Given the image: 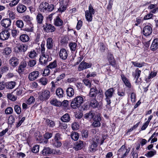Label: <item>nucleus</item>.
<instances>
[{
    "label": "nucleus",
    "instance_id": "nucleus-1",
    "mask_svg": "<svg viewBox=\"0 0 158 158\" xmlns=\"http://www.w3.org/2000/svg\"><path fill=\"white\" fill-rule=\"evenodd\" d=\"M83 102L84 98L82 96H77L72 100L71 106L73 109H77L80 107Z\"/></svg>",
    "mask_w": 158,
    "mask_h": 158
},
{
    "label": "nucleus",
    "instance_id": "nucleus-2",
    "mask_svg": "<svg viewBox=\"0 0 158 158\" xmlns=\"http://www.w3.org/2000/svg\"><path fill=\"white\" fill-rule=\"evenodd\" d=\"M54 8L53 4L49 5L46 2H43L40 5V9L42 12H47L48 11H51L53 10Z\"/></svg>",
    "mask_w": 158,
    "mask_h": 158
},
{
    "label": "nucleus",
    "instance_id": "nucleus-3",
    "mask_svg": "<svg viewBox=\"0 0 158 158\" xmlns=\"http://www.w3.org/2000/svg\"><path fill=\"white\" fill-rule=\"evenodd\" d=\"M115 90L113 88L107 89L105 93V100L107 102V105H110L111 103V98L113 96Z\"/></svg>",
    "mask_w": 158,
    "mask_h": 158
},
{
    "label": "nucleus",
    "instance_id": "nucleus-4",
    "mask_svg": "<svg viewBox=\"0 0 158 158\" xmlns=\"http://www.w3.org/2000/svg\"><path fill=\"white\" fill-rule=\"evenodd\" d=\"M51 96L50 92L48 90H43L40 92L38 97V101L40 102L46 101Z\"/></svg>",
    "mask_w": 158,
    "mask_h": 158
},
{
    "label": "nucleus",
    "instance_id": "nucleus-5",
    "mask_svg": "<svg viewBox=\"0 0 158 158\" xmlns=\"http://www.w3.org/2000/svg\"><path fill=\"white\" fill-rule=\"evenodd\" d=\"M52 60V57L48 54L42 55L39 59L40 64L41 65L45 66L47 64L48 62Z\"/></svg>",
    "mask_w": 158,
    "mask_h": 158
},
{
    "label": "nucleus",
    "instance_id": "nucleus-6",
    "mask_svg": "<svg viewBox=\"0 0 158 158\" xmlns=\"http://www.w3.org/2000/svg\"><path fill=\"white\" fill-rule=\"evenodd\" d=\"M94 122L92 124V126L94 127H98L101 126L100 122L102 120V118L99 114L95 116L94 119Z\"/></svg>",
    "mask_w": 158,
    "mask_h": 158
},
{
    "label": "nucleus",
    "instance_id": "nucleus-7",
    "mask_svg": "<svg viewBox=\"0 0 158 158\" xmlns=\"http://www.w3.org/2000/svg\"><path fill=\"white\" fill-rule=\"evenodd\" d=\"M44 31L48 32H53L56 30L55 27L52 25L46 23L43 26Z\"/></svg>",
    "mask_w": 158,
    "mask_h": 158
},
{
    "label": "nucleus",
    "instance_id": "nucleus-8",
    "mask_svg": "<svg viewBox=\"0 0 158 158\" xmlns=\"http://www.w3.org/2000/svg\"><path fill=\"white\" fill-rule=\"evenodd\" d=\"M92 64L91 63H88L83 61L79 65L78 69L79 71H81L84 69L91 67Z\"/></svg>",
    "mask_w": 158,
    "mask_h": 158
},
{
    "label": "nucleus",
    "instance_id": "nucleus-9",
    "mask_svg": "<svg viewBox=\"0 0 158 158\" xmlns=\"http://www.w3.org/2000/svg\"><path fill=\"white\" fill-rule=\"evenodd\" d=\"M10 35V33L7 30L2 31L0 33V39L3 40H7Z\"/></svg>",
    "mask_w": 158,
    "mask_h": 158
},
{
    "label": "nucleus",
    "instance_id": "nucleus-10",
    "mask_svg": "<svg viewBox=\"0 0 158 158\" xmlns=\"http://www.w3.org/2000/svg\"><path fill=\"white\" fill-rule=\"evenodd\" d=\"M40 74L38 71H34L29 73L28 76L29 80L30 81H32L36 79Z\"/></svg>",
    "mask_w": 158,
    "mask_h": 158
},
{
    "label": "nucleus",
    "instance_id": "nucleus-11",
    "mask_svg": "<svg viewBox=\"0 0 158 158\" xmlns=\"http://www.w3.org/2000/svg\"><path fill=\"white\" fill-rule=\"evenodd\" d=\"M59 56L61 59L66 60L68 56V51L64 48L61 49L59 52Z\"/></svg>",
    "mask_w": 158,
    "mask_h": 158
},
{
    "label": "nucleus",
    "instance_id": "nucleus-12",
    "mask_svg": "<svg viewBox=\"0 0 158 158\" xmlns=\"http://www.w3.org/2000/svg\"><path fill=\"white\" fill-rule=\"evenodd\" d=\"M152 28L150 26L147 25L143 28V33L144 35L147 36L150 35L152 32Z\"/></svg>",
    "mask_w": 158,
    "mask_h": 158
},
{
    "label": "nucleus",
    "instance_id": "nucleus-13",
    "mask_svg": "<svg viewBox=\"0 0 158 158\" xmlns=\"http://www.w3.org/2000/svg\"><path fill=\"white\" fill-rule=\"evenodd\" d=\"M98 93V90L96 87H93L90 89L89 93V96L90 97L95 98Z\"/></svg>",
    "mask_w": 158,
    "mask_h": 158
},
{
    "label": "nucleus",
    "instance_id": "nucleus-14",
    "mask_svg": "<svg viewBox=\"0 0 158 158\" xmlns=\"http://www.w3.org/2000/svg\"><path fill=\"white\" fill-rule=\"evenodd\" d=\"M0 22L2 26L4 27H8L11 24V21L8 18L2 19Z\"/></svg>",
    "mask_w": 158,
    "mask_h": 158
},
{
    "label": "nucleus",
    "instance_id": "nucleus-15",
    "mask_svg": "<svg viewBox=\"0 0 158 158\" xmlns=\"http://www.w3.org/2000/svg\"><path fill=\"white\" fill-rule=\"evenodd\" d=\"M99 105L98 101L95 98H92L90 100L89 106L93 108H96L98 107Z\"/></svg>",
    "mask_w": 158,
    "mask_h": 158
},
{
    "label": "nucleus",
    "instance_id": "nucleus-16",
    "mask_svg": "<svg viewBox=\"0 0 158 158\" xmlns=\"http://www.w3.org/2000/svg\"><path fill=\"white\" fill-rule=\"evenodd\" d=\"M95 114L92 111H91L88 113L85 114L84 118H85L89 120H91L92 119H94V118L95 116Z\"/></svg>",
    "mask_w": 158,
    "mask_h": 158
},
{
    "label": "nucleus",
    "instance_id": "nucleus-17",
    "mask_svg": "<svg viewBox=\"0 0 158 158\" xmlns=\"http://www.w3.org/2000/svg\"><path fill=\"white\" fill-rule=\"evenodd\" d=\"M27 10L26 6L21 4H19L16 7L17 11L20 13L24 12Z\"/></svg>",
    "mask_w": 158,
    "mask_h": 158
},
{
    "label": "nucleus",
    "instance_id": "nucleus-18",
    "mask_svg": "<svg viewBox=\"0 0 158 158\" xmlns=\"http://www.w3.org/2000/svg\"><path fill=\"white\" fill-rule=\"evenodd\" d=\"M46 42L47 48L48 49H52L54 45V41L53 39L51 38H48L47 39Z\"/></svg>",
    "mask_w": 158,
    "mask_h": 158
},
{
    "label": "nucleus",
    "instance_id": "nucleus-19",
    "mask_svg": "<svg viewBox=\"0 0 158 158\" xmlns=\"http://www.w3.org/2000/svg\"><path fill=\"white\" fill-rule=\"evenodd\" d=\"M64 22L63 21L59 16H57L56 18L54 19V24L55 26L57 27H60L62 26Z\"/></svg>",
    "mask_w": 158,
    "mask_h": 158
},
{
    "label": "nucleus",
    "instance_id": "nucleus-20",
    "mask_svg": "<svg viewBox=\"0 0 158 158\" xmlns=\"http://www.w3.org/2000/svg\"><path fill=\"white\" fill-rule=\"evenodd\" d=\"M27 63L25 61H23L20 64L18 69V71L19 73H21L24 71V68L27 66Z\"/></svg>",
    "mask_w": 158,
    "mask_h": 158
},
{
    "label": "nucleus",
    "instance_id": "nucleus-21",
    "mask_svg": "<svg viewBox=\"0 0 158 158\" xmlns=\"http://www.w3.org/2000/svg\"><path fill=\"white\" fill-rule=\"evenodd\" d=\"M53 153V150L49 147L44 148L42 151V154L44 156H46L47 154H51Z\"/></svg>",
    "mask_w": 158,
    "mask_h": 158
},
{
    "label": "nucleus",
    "instance_id": "nucleus-22",
    "mask_svg": "<svg viewBox=\"0 0 158 158\" xmlns=\"http://www.w3.org/2000/svg\"><path fill=\"white\" fill-rule=\"evenodd\" d=\"M98 144L96 141H93L89 147V151L91 152H94L97 150Z\"/></svg>",
    "mask_w": 158,
    "mask_h": 158
},
{
    "label": "nucleus",
    "instance_id": "nucleus-23",
    "mask_svg": "<svg viewBox=\"0 0 158 158\" xmlns=\"http://www.w3.org/2000/svg\"><path fill=\"white\" fill-rule=\"evenodd\" d=\"M66 92L67 95L69 97H72L74 94V89L71 87L67 88L66 89Z\"/></svg>",
    "mask_w": 158,
    "mask_h": 158
},
{
    "label": "nucleus",
    "instance_id": "nucleus-24",
    "mask_svg": "<svg viewBox=\"0 0 158 158\" xmlns=\"http://www.w3.org/2000/svg\"><path fill=\"white\" fill-rule=\"evenodd\" d=\"M158 48V39H155L152 42L151 46V50L154 51L156 50Z\"/></svg>",
    "mask_w": 158,
    "mask_h": 158
},
{
    "label": "nucleus",
    "instance_id": "nucleus-25",
    "mask_svg": "<svg viewBox=\"0 0 158 158\" xmlns=\"http://www.w3.org/2000/svg\"><path fill=\"white\" fill-rule=\"evenodd\" d=\"M83 146V143L82 141H80L76 142L73 147L76 150H78L81 149Z\"/></svg>",
    "mask_w": 158,
    "mask_h": 158
},
{
    "label": "nucleus",
    "instance_id": "nucleus-26",
    "mask_svg": "<svg viewBox=\"0 0 158 158\" xmlns=\"http://www.w3.org/2000/svg\"><path fill=\"white\" fill-rule=\"evenodd\" d=\"M9 62L11 65L13 67L17 66L19 64L18 60L15 57H12L10 60Z\"/></svg>",
    "mask_w": 158,
    "mask_h": 158
},
{
    "label": "nucleus",
    "instance_id": "nucleus-27",
    "mask_svg": "<svg viewBox=\"0 0 158 158\" xmlns=\"http://www.w3.org/2000/svg\"><path fill=\"white\" fill-rule=\"evenodd\" d=\"M121 78L125 85L129 88H131V85L128 80L123 75H121Z\"/></svg>",
    "mask_w": 158,
    "mask_h": 158
},
{
    "label": "nucleus",
    "instance_id": "nucleus-28",
    "mask_svg": "<svg viewBox=\"0 0 158 158\" xmlns=\"http://www.w3.org/2000/svg\"><path fill=\"white\" fill-rule=\"evenodd\" d=\"M141 73V71L139 70L138 68H137L136 69L135 74H133V73L132 75L136 79L135 82H137V81L140 76Z\"/></svg>",
    "mask_w": 158,
    "mask_h": 158
},
{
    "label": "nucleus",
    "instance_id": "nucleus-29",
    "mask_svg": "<svg viewBox=\"0 0 158 158\" xmlns=\"http://www.w3.org/2000/svg\"><path fill=\"white\" fill-rule=\"evenodd\" d=\"M64 91L63 89L60 88H58L56 90V94L59 98L63 97Z\"/></svg>",
    "mask_w": 158,
    "mask_h": 158
},
{
    "label": "nucleus",
    "instance_id": "nucleus-30",
    "mask_svg": "<svg viewBox=\"0 0 158 158\" xmlns=\"http://www.w3.org/2000/svg\"><path fill=\"white\" fill-rule=\"evenodd\" d=\"M44 16L42 14L39 13L36 17V20L38 23L41 24L42 23L44 19Z\"/></svg>",
    "mask_w": 158,
    "mask_h": 158
},
{
    "label": "nucleus",
    "instance_id": "nucleus-31",
    "mask_svg": "<svg viewBox=\"0 0 158 158\" xmlns=\"http://www.w3.org/2000/svg\"><path fill=\"white\" fill-rule=\"evenodd\" d=\"M19 52H25L28 48V46L25 44H19L17 46Z\"/></svg>",
    "mask_w": 158,
    "mask_h": 158
},
{
    "label": "nucleus",
    "instance_id": "nucleus-32",
    "mask_svg": "<svg viewBox=\"0 0 158 158\" xmlns=\"http://www.w3.org/2000/svg\"><path fill=\"white\" fill-rule=\"evenodd\" d=\"M127 149L125 148V146L124 145H122L117 151V155L118 157H119L120 155L123 154Z\"/></svg>",
    "mask_w": 158,
    "mask_h": 158
},
{
    "label": "nucleus",
    "instance_id": "nucleus-33",
    "mask_svg": "<svg viewBox=\"0 0 158 158\" xmlns=\"http://www.w3.org/2000/svg\"><path fill=\"white\" fill-rule=\"evenodd\" d=\"M70 119V117L69 114L66 113L62 116L61 119V121L64 122H69Z\"/></svg>",
    "mask_w": 158,
    "mask_h": 158
},
{
    "label": "nucleus",
    "instance_id": "nucleus-34",
    "mask_svg": "<svg viewBox=\"0 0 158 158\" xmlns=\"http://www.w3.org/2000/svg\"><path fill=\"white\" fill-rule=\"evenodd\" d=\"M20 40L23 42H27L29 40V36L26 34H22L20 36Z\"/></svg>",
    "mask_w": 158,
    "mask_h": 158
},
{
    "label": "nucleus",
    "instance_id": "nucleus-35",
    "mask_svg": "<svg viewBox=\"0 0 158 158\" xmlns=\"http://www.w3.org/2000/svg\"><path fill=\"white\" fill-rule=\"evenodd\" d=\"M46 125L50 127H53L55 125V123L54 121L48 119H46Z\"/></svg>",
    "mask_w": 158,
    "mask_h": 158
},
{
    "label": "nucleus",
    "instance_id": "nucleus-36",
    "mask_svg": "<svg viewBox=\"0 0 158 158\" xmlns=\"http://www.w3.org/2000/svg\"><path fill=\"white\" fill-rule=\"evenodd\" d=\"M16 83L15 81H11L6 83V88L8 89H12L15 86Z\"/></svg>",
    "mask_w": 158,
    "mask_h": 158
},
{
    "label": "nucleus",
    "instance_id": "nucleus-37",
    "mask_svg": "<svg viewBox=\"0 0 158 158\" xmlns=\"http://www.w3.org/2000/svg\"><path fill=\"white\" fill-rule=\"evenodd\" d=\"M51 104L53 105L60 106L62 105L61 102L58 101L56 99H53L50 101Z\"/></svg>",
    "mask_w": 158,
    "mask_h": 158
},
{
    "label": "nucleus",
    "instance_id": "nucleus-38",
    "mask_svg": "<svg viewBox=\"0 0 158 158\" xmlns=\"http://www.w3.org/2000/svg\"><path fill=\"white\" fill-rule=\"evenodd\" d=\"M69 46L72 52H74L76 49L77 44L75 42H71L69 44Z\"/></svg>",
    "mask_w": 158,
    "mask_h": 158
},
{
    "label": "nucleus",
    "instance_id": "nucleus-39",
    "mask_svg": "<svg viewBox=\"0 0 158 158\" xmlns=\"http://www.w3.org/2000/svg\"><path fill=\"white\" fill-rule=\"evenodd\" d=\"M57 66V61L56 60H54L53 62L50 63L47 66V68L52 69L55 68Z\"/></svg>",
    "mask_w": 158,
    "mask_h": 158
},
{
    "label": "nucleus",
    "instance_id": "nucleus-40",
    "mask_svg": "<svg viewBox=\"0 0 158 158\" xmlns=\"http://www.w3.org/2000/svg\"><path fill=\"white\" fill-rule=\"evenodd\" d=\"M6 97L8 99L12 101H15L17 98V97L13 95L12 93L7 94Z\"/></svg>",
    "mask_w": 158,
    "mask_h": 158
},
{
    "label": "nucleus",
    "instance_id": "nucleus-41",
    "mask_svg": "<svg viewBox=\"0 0 158 158\" xmlns=\"http://www.w3.org/2000/svg\"><path fill=\"white\" fill-rule=\"evenodd\" d=\"M92 14L88 13L87 11H86L85 12V18L87 20L88 22H91L92 20Z\"/></svg>",
    "mask_w": 158,
    "mask_h": 158
},
{
    "label": "nucleus",
    "instance_id": "nucleus-42",
    "mask_svg": "<svg viewBox=\"0 0 158 158\" xmlns=\"http://www.w3.org/2000/svg\"><path fill=\"white\" fill-rule=\"evenodd\" d=\"M71 137L73 140L75 141L79 139V135L76 132H73L71 134Z\"/></svg>",
    "mask_w": 158,
    "mask_h": 158
},
{
    "label": "nucleus",
    "instance_id": "nucleus-43",
    "mask_svg": "<svg viewBox=\"0 0 158 158\" xmlns=\"http://www.w3.org/2000/svg\"><path fill=\"white\" fill-rule=\"evenodd\" d=\"M156 152L155 150H153V151H150L148 152L145 155L148 157H151L156 154Z\"/></svg>",
    "mask_w": 158,
    "mask_h": 158
},
{
    "label": "nucleus",
    "instance_id": "nucleus-44",
    "mask_svg": "<svg viewBox=\"0 0 158 158\" xmlns=\"http://www.w3.org/2000/svg\"><path fill=\"white\" fill-rule=\"evenodd\" d=\"M132 63L134 66L140 68L144 65L145 63L144 62H142L141 63L137 62H136L132 61Z\"/></svg>",
    "mask_w": 158,
    "mask_h": 158
},
{
    "label": "nucleus",
    "instance_id": "nucleus-45",
    "mask_svg": "<svg viewBox=\"0 0 158 158\" xmlns=\"http://www.w3.org/2000/svg\"><path fill=\"white\" fill-rule=\"evenodd\" d=\"M52 144L55 146L57 148L60 147L62 145L61 142L59 140H52Z\"/></svg>",
    "mask_w": 158,
    "mask_h": 158
},
{
    "label": "nucleus",
    "instance_id": "nucleus-46",
    "mask_svg": "<svg viewBox=\"0 0 158 158\" xmlns=\"http://www.w3.org/2000/svg\"><path fill=\"white\" fill-rule=\"evenodd\" d=\"M17 26L19 28H22L23 26V23L22 20H18L16 22Z\"/></svg>",
    "mask_w": 158,
    "mask_h": 158
},
{
    "label": "nucleus",
    "instance_id": "nucleus-47",
    "mask_svg": "<svg viewBox=\"0 0 158 158\" xmlns=\"http://www.w3.org/2000/svg\"><path fill=\"white\" fill-rule=\"evenodd\" d=\"M23 20L28 23H31V18L28 15H25L23 17Z\"/></svg>",
    "mask_w": 158,
    "mask_h": 158
},
{
    "label": "nucleus",
    "instance_id": "nucleus-48",
    "mask_svg": "<svg viewBox=\"0 0 158 158\" xmlns=\"http://www.w3.org/2000/svg\"><path fill=\"white\" fill-rule=\"evenodd\" d=\"M5 112L7 114H11L13 112V109L11 107H8L5 110Z\"/></svg>",
    "mask_w": 158,
    "mask_h": 158
},
{
    "label": "nucleus",
    "instance_id": "nucleus-49",
    "mask_svg": "<svg viewBox=\"0 0 158 158\" xmlns=\"http://www.w3.org/2000/svg\"><path fill=\"white\" fill-rule=\"evenodd\" d=\"M14 110L15 112L18 114H20L21 112V107L18 105H16L15 106Z\"/></svg>",
    "mask_w": 158,
    "mask_h": 158
},
{
    "label": "nucleus",
    "instance_id": "nucleus-50",
    "mask_svg": "<svg viewBox=\"0 0 158 158\" xmlns=\"http://www.w3.org/2000/svg\"><path fill=\"white\" fill-rule=\"evenodd\" d=\"M36 63V61L35 60H30L28 62V65L30 67H32L34 66Z\"/></svg>",
    "mask_w": 158,
    "mask_h": 158
},
{
    "label": "nucleus",
    "instance_id": "nucleus-51",
    "mask_svg": "<svg viewBox=\"0 0 158 158\" xmlns=\"http://www.w3.org/2000/svg\"><path fill=\"white\" fill-rule=\"evenodd\" d=\"M11 52V49L10 48L7 47L5 48L4 50L3 53L4 54L6 55H8L10 54Z\"/></svg>",
    "mask_w": 158,
    "mask_h": 158
},
{
    "label": "nucleus",
    "instance_id": "nucleus-52",
    "mask_svg": "<svg viewBox=\"0 0 158 158\" xmlns=\"http://www.w3.org/2000/svg\"><path fill=\"white\" fill-rule=\"evenodd\" d=\"M83 82L84 84L89 88H90L91 86V84L90 81L88 79H85L83 80Z\"/></svg>",
    "mask_w": 158,
    "mask_h": 158
},
{
    "label": "nucleus",
    "instance_id": "nucleus-53",
    "mask_svg": "<svg viewBox=\"0 0 158 158\" xmlns=\"http://www.w3.org/2000/svg\"><path fill=\"white\" fill-rule=\"evenodd\" d=\"M20 0H13L9 3V5L10 7L14 6L19 2Z\"/></svg>",
    "mask_w": 158,
    "mask_h": 158
},
{
    "label": "nucleus",
    "instance_id": "nucleus-54",
    "mask_svg": "<svg viewBox=\"0 0 158 158\" xmlns=\"http://www.w3.org/2000/svg\"><path fill=\"white\" fill-rule=\"evenodd\" d=\"M82 136L83 138H87L89 135V131L87 130H83L81 131Z\"/></svg>",
    "mask_w": 158,
    "mask_h": 158
},
{
    "label": "nucleus",
    "instance_id": "nucleus-55",
    "mask_svg": "<svg viewBox=\"0 0 158 158\" xmlns=\"http://www.w3.org/2000/svg\"><path fill=\"white\" fill-rule=\"evenodd\" d=\"M39 145H36L32 148L31 151L34 153H37L39 151Z\"/></svg>",
    "mask_w": 158,
    "mask_h": 158
},
{
    "label": "nucleus",
    "instance_id": "nucleus-56",
    "mask_svg": "<svg viewBox=\"0 0 158 158\" xmlns=\"http://www.w3.org/2000/svg\"><path fill=\"white\" fill-rule=\"evenodd\" d=\"M25 3L28 6H31L35 3V0H25Z\"/></svg>",
    "mask_w": 158,
    "mask_h": 158
},
{
    "label": "nucleus",
    "instance_id": "nucleus-57",
    "mask_svg": "<svg viewBox=\"0 0 158 158\" xmlns=\"http://www.w3.org/2000/svg\"><path fill=\"white\" fill-rule=\"evenodd\" d=\"M86 11L88 12V13L92 15H94L95 13V10L91 4H90L89 6V10H87Z\"/></svg>",
    "mask_w": 158,
    "mask_h": 158
},
{
    "label": "nucleus",
    "instance_id": "nucleus-58",
    "mask_svg": "<svg viewBox=\"0 0 158 158\" xmlns=\"http://www.w3.org/2000/svg\"><path fill=\"white\" fill-rule=\"evenodd\" d=\"M35 101V98L33 96H31L28 99L27 101V103L29 105L34 102Z\"/></svg>",
    "mask_w": 158,
    "mask_h": 158
},
{
    "label": "nucleus",
    "instance_id": "nucleus-59",
    "mask_svg": "<svg viewBox=\"0 0 158 158\" xmlns=\"http://www.w3.org/2000/svg\"><path fill=\"white\" fill-rule=\"evenodd\" d=\"M61 136V134L59 133H57L56 134L54 137V139L53 140H60L62 139V138Z\"/></svg>",
    "mask_w": 158,
    "mask_h": 158
},
{
    "label": "nucleus",
    "instance_id": "nucleus-60",
    "mask_svg": "<svg viewBox=\"0 0 158 158\" xmlns=\"http://www.w3.org/2000/svg\"><path fill=\"white\" fill-rule=\"evenodd\" d=\"M36 56V53L35 51H31L29 52V56L31 58H33Z\"/></svg>",
    "mask_w": 158,
    "mask_h": 158
},
{
    "label": "nucleus",
    "instance_id": "nucleus-61",
    "mask_svg": "<svg viewBox=\"0 0 158 158\" xmlns=\"http://www.w3.org/2000/svg\"><path fill=\"white\" fill-rule=\"evenodd\" d=\"M15 118L12 115H11L10 116H9L8 119V123L10 124H12L13 123H14L15 122Z\"/></svg>",
    "mask_w": 158,
    "mask_h": 158
},
{
    "label": "nucleus",
    "instance_id": "nucleus-62",
    "mask_svg": "<svg viewBox=\"0 0 158 158\" xmlns=\"http://www.w3.org/2000/svg\"><path fill=\"white\" fill-rule=\"evenodd\" d=\"M79 125L76 122H74L72 124V128L74 130H77L79 128Z\"/></svg>",
    "mask_w": 158,
    "mask_h": 158
},
{
    "label": "nucleus",
    "instance_id": "nucleus-63",
    "mask_svg": "<svg viewBox=\"0 0 158 158\" xmlns=\"http://www.w3.org/2000/svg\"><path fill=\"white\" fill-rule=\"evenodd\" d=\"M40 81L42 85H45L47 84L48 80L46 78L44 77L40 79Z\"/></svg>",
    "mask_w": 158,
    "mask_h": 158
},
{
    "label": "nucleus",
    "instance_id": "nucleus-64",
    "mask_svg": "<svg viewBox=\"0 0 158 158\" xmlns=\"http://www.w3.org/2000/svg\"><path fill=\"white\" fill-rule=\"evenodd\" d=\"M130 151V149L129 148H128L126 150V151L122 155L121 157H118L117 158H125L126 157V156L128 154L129 152Z\"/></svg>",
    "mask_w": 158,
    "mask_h": 158
}]
</instances>
